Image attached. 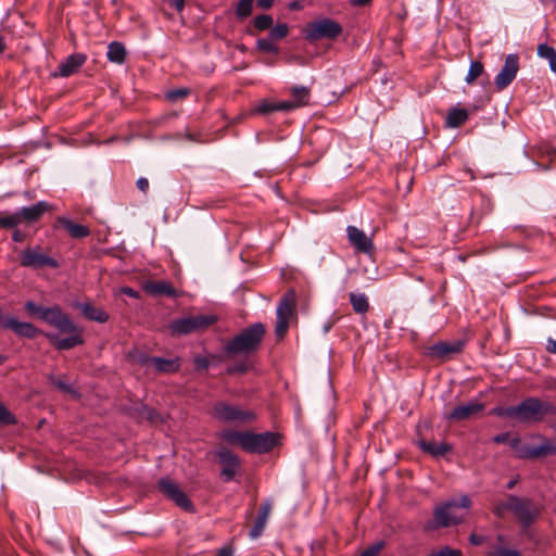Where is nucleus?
I'll return each mask as SVG.
<instances>
[{
    "instance_id": "e2e57ef3",
    "label": "nucleus",
    "mask_w": 556,
    "mask_h": 556,
    "mask_svg": "<svg viewBox=\"0 0 556 556\" xmlns=\"http://www.w3.org/2000/svg\"><path fill=\"white\" fill-rule=\"evenodd\" d=\"M151 358H152V356L150 357L144 354H140L137 358V362L144 366H151Z\"/></svg>"
},
{
    "instance_id": "72a5a7b5",
    "label": "nucleus",
    "mask_w": 556,
    "mask_h": 556,
    "mask_svg": "<svg viewBox=\"0 0 556 556\" xmlns=\"http://www.w3.org/2000/svg\"><path fill=\"white\" fill-rule=\"evenodd\" d=\"M253 2L254 0H240L236 8V15L239 18L248 17L252 12Z\"/></svg>"
},
{
    "instance_id": "4d7b16f0",
    "label": "nucleus",
    "mask_w": 556,
    "mask_h": 556,
    "mask_svg": "<svg viewBox=\"0 0 556 556\" xmlns=\"http://www.w3.org/2000/svg\"><path fill=\"white\" fill-rule=\"evenodd\" d=\"M484 541H485V538H484V536H482V535H478V534H476V533H472V534H470V536H469V542H470V544L476 545V546L483 544V543H484Z\"/></svg>"
},
{
    "instance_id": "338daca9",
    "label": "nucleus",
    "mask_w": 556,
    "mask_h": 556,
    "mask_svg": "<svg viewBox=\"0 0 556 556\" xmlns=\"http://www.w3.org/2000/svg\"><path fill=\"white\" fill-rule=\"evenodd\" d=\"M215 556H232V551L228 547L222 548Z\"/></svg>"
},
{
    "instance_id": "a18cd8bd",
    "label": "nucleus",
    "mask_w": 556,
    "mask_h": 556,
    "mask_svg": "<svg viewBox=\"0 0 556 556\" xmlns=\"http://www.w3.org/2000/svg\"><path fill=\"white\" fill-rule=\"evenodd\" d=\"M15 417L8 410L5 406L0 404V425H14Z\"/></svg>"
},
{
    "instance_id": "2f4dec72",
    "label": "nucleus",
    "mask_w": 556,
    "mask_h": 556,
    "mask_svg": "<svg viewBox=\"0 0 556 556\" xmlns=\"http://www.w3.org/2000/svg\"><path fill=\"white\" fill-rule=\"evenodd\" d=\"M292 102L296 108L306 105L309 101V89L304 86H295L291 89Z\"/></svg>"
},
{
    "instance_id": "f257e3e1",
    "label": "nucleus",
    "mask_w": 556,
    "mask_h": 556,
    "mask_svg": "<svg viewBox=\"0 0 556 556\" xmlns=\"http://www.w3.org/2000/svg\"><path fill=\"white\" fill-rule=\"evenodd\" d=\"M471 507L468 495H462L458 500L451 498L437 505L433 509V520L426 523V530H437L456 526L464 521L467 511Z\"/></svg>"
},
{
    "instance_id": "1a4fd4ad",
    "label": "nucleus",
    "mask_w": 556,
    "mask_h": 556,
    "mask_svg": "<svg viewBox=\"0 0 556 556\" xmlns=\"http://www.w3.org/2000/svg\"><path fill=\"white\" fill-rule=\"evenodd\" d=\"M278 434L274 432L253 433L247 431L243 450L253 454H265L278 443Z\"/></svg>"
},
{
    "instance_id": "4be33fe9",
    "label": "nucleus",
    "mask_w": 556,
    "mask_h": 556,
    "mask_svg": "<svg viewBox=\"0 0 556 556\" xmlns=\"http://www.w3.org/2000/svg\"><path fill=\"white\" fill-rule=\"evenodd\" d=\"M3 327L13 330L16 334L25 338H34L39 332L30 323L18 321L14 317H8L3 320Z\"/></svg>"
},
{
    "instance_id": "79ce46f5",
    "label": "nucleus",
    "mask_w": 556,
    "mask_h": 556,
    "mask_svg": "<svg viewBox=\"0 0 556 556\" xmlns=\"http://www.w3.org/2000/svg\"><path fill=\"white\" fill-rule=\"evenodd\" d=\"M190 94V89L188 88H178V89H173V90H169L165 93V98L168 100V101H177V100H180V99H184L186 97H188Z\"/></svg>"
},
{
    "instance_id": "7ed1b4c3",
    "label": "nucleus",
    "mask_w": 556,
    "mask_h": 556,
    "mask_svg": "<svg viewBox=\"0 0 556 556\" xmlns=\"http://www.w3.org/2000/svg\"><path fill=\"white\" fill-rule=\"evenodd\" d=\"M515 420L521 424L540 422L545 416L556 415V406L538 397H527L514 405Z\"/></svg>"
},
{
    "instance_id": "412c9836",
    "label": "nucleus",
    "mask_w": 556,
    "mask_h": 556,
    "mask_svg": "<svg viewBox=\"0 0 556 556\" xmlns=\"http://www.w3.org/2000/svg\"><path fill=\"white\" fill-rule=\"evenodd\" d=\"M86 56L80 53L68 55L58 66V73L54 76L68 77L76 73L85 63Z\"/></svg>"
},
{
    "instance_id": "09e8293b",
    "label": "nucleus",
    "mask_w": 556,
    "mask_h": 556,
    "mask_svg": "<svg viewBox=\"0 0 556 556\" xmlns=\"http://www.w3.org/2000/svg\"><path fill=\"white\" fill-rule=\"evenodd\" d=\"M255 111L260 114H269L271 112L276 111V102H267L263 101L261 102Z\"/></svg>"
},
{
    "instance_id": "dca6fc26",
    "label": "nucleus",
    "mask_w": 556,
    "mask_h": 556,
    "mask_svg": "<svg viewBox=\"0 0 556 556\" xmlns=\"http://www.w3.org/2000/svg\"><path fill=\"white\" fill-rule=\"evenodd\" d=\"M66 333L70 334L66 338H60V336L56 333H46V337L50 343L60 351L71 350L84 343L81 330L77 326L75 331H70Z\"/></svg>"
},
{
    "instance_id": "58836bf2",
    "label": "nucleus",
    "mask_w": 556,
    "mask_h": 556,
    "mask_svg": "<svg viewBox=\"0 0 556 556\" xmlns=\"http://www.w3.org/2000/svg\"><path fill=\"white\" fill-rule=\"evenodd\" d=\"M25 308L30 315H35L41 320L45 319L48 307L36 304L35 302L28 301L25 303Z\"/></svg>"
},
{
    "instance_id": "3c124183",
    "label": "nucleus",
    "mask_w": 556,
    "mask_h": 556,
    "mask_svg": "<svg viewBox=\"0 0 556 556\" xmlns=\"http://www.w3.org/2000/svg\"><path fill=\"white\" fill-rule=\"evenodd\" d=\"M296 109L292 101L276 102V111H290Z\"/></svg>"
},
{
    "instance_id": "20e7f679",
    "label": "nucleus",
    "mask_w": 556,
    "mask_h": 556,
    "mask_svg": "<svg viewBox=\"0 0 556 556\" xmlns=\"http://www.w3.org/2000/svg\"><path fill=\"white\" fill-rule=\"evenodd\" d=\"M342 26L337 21L329 17H321L307 23L304 29L306 40L314 42L320 39L333 40L342 34Z\"/></svg>"
},
{
    "instance_id": "f3484780",
    "label": "nucleus",
    "mask_w": 556,
    "mask_h": 556,
    "mask_svg": "<svg viewBox=\"0 0 556 556\" xmlns=\"http://www.w3.org/2000/svg\"><path fill=\"white\" fill-rule=\"evenodd\" d=\"M348 239L350 243L358 251L365 254H371L374 252L372 240L366 236V233L355 226H348L346 228Z\"/></svg>"
},
{
    "instance_id": "0e129e2a",
    "label": "nucleus",
    "mask_w": 556,
    "mask_h": 556,
    "mask_svg": "<svg viewBox=\"0 0 556 556\" xmlns=\"http://www.w3.org/2000/svg\"><path fill=\"white\" fill-rule=\"evenodd\" d=\"M274 4V0H257V5L262 9H269Z\"/></svg>"
},
{
    "instance_id": "bb28decb",
    "label": "nucleus",
    "mask_w": 556,
    "mask_h": 556,
    "mask_svg": "<svg viewBox=\"0 0 556 556\" xmlns=\"http://www.w3.org/2000/svg\"><path fill=\"white\" fill-rule=\"evenodd\" d=\"M108 59L116 64H122L126 58V50L123 43L113 41L108 46Z\"/></svg>"
},
{
    "instance_id": "e433bc0d",
    "label": "nucleus",
    "mask_w": 556,
    "mask_h": 556,
    "mask_svg": "<svg viewBox=\"0 0 556 556\" xmlns=\"http://www.w3.org/2000/svg\"><path fill=\"white\" fill-rule=\"evenodd\" d=\"M510 510H511V495H509L506 501L496 503L493 507V514L498 518H503L505 516V514Z\"/></svg>"
},
{
    "instance_id": "13d9d810",
    "label": "nucleus",
    "mask_w": 556,
    "mask_h": 556,
    "mask_svg": "<svg viewBox=\"0 0 556 556\" xmlns=\"http://www.w3.org/2000/svg\"><path fill=\"white\" fill-rule=\"evenodd\" d=\"M122 293L125 294V295H128V296H130L132 299H138L139 298V292L134 290L130 287L122 288Z\"/></svg>"
},
{
    "instance_id": "69168bd1",
    "label": "nucleus",
    "mask_w": 556,
    "mask_h": 556,
    "mask_svg": "<svg viewBox=\"0 0 556 556\" xmlns=\"http://www.w3.org/2000/svg\"><path fill=\"white\" fill-rule=\"evenodd\" d=\"M303 8L302 3L298 0H294L292 2L289 3V9L291 11H299Z\"/></svg>"
},
{
    "instance_id": "ea45409f",
    "label": "nucleus",
    "mask_w": 556,
    "mask_h": 556,
    "mask_svg": "<svg viewBox=\"0 0 556 556\" xmlns=\"http://www.w3.org/2000/svg\"><path fill=\"white\" fill-rule=\"evenodd\" d=\"M289 33V27L287 24L281 23L277 24L274 27H270L269 30V37L274 40L282 39L285 38Z\"/></svg>"
},
{
    "instance_id": "423d86ee",
    "label": "nucleus",
    "mask_w": 556,
    "mask_h": 556,
    "mask_svg": "<svg viewBox=\"0 0 556 556\" xmlns=\"http://www.w3.org/2000/svg\"><path fill=\"white\" fill-rule=\"evenodd\" d=\"M20 264L33 269L58 268L60 266L58 260L45 253L39 245L24 249L20 254Z\"/></svg>"
},
{
    "instance_id": "ddd939ff",
    "label": "nucleus",
    "mask_w": 556,
    "mask_h": 556,
    "mask_svg": "<svg viewBox=\"0 0 556 556\" xmlns=\"http://www.w3.org/2000/svg\"><path fill=\"white\" fill-rule=\"evenodd\" d=\"M217 456L223 466L220 471L222 479L226 482L231 481L240 467L239 457L226 447L219 448Z\"/></svg>"
},
{
    "instance_id": "473e14b6",
    "label": "nucleus",
    "mask_w": 556,
    "mask_h": 556,
    "mask_svg": "<svg viewBox=\"0 0 556 556\" xmlns=\"http://www.w3.org/2000/svg\"><path fill=\"white\" fill-rule=\"evenodd\" d=\"M21 222V214L17 212L12 214H0V227L1 228H14L17 225H20Z\"/></svg>"
},
{
    "instance_id": "37998d69",
    "label": "nucleus",
    "mask_w": 556,
    "mask_h": 556,
    "mask_svg": "<svg viewBox=\"0 0 556 556\" xmlns=\"http://www.w3.org/2000/svg\"><path fill=\"white\" fill-rule=\"evenodd\" d=\"M488 556H521L520 552L514 548L497 546L488 553Z\"/></svg>"
},
{
    "instance_id": "aec40b11",
    "label": "nucleus",
    "mask_w": 556,
    "mask_h": 556,
    "mask_svg": "<svg viewBox=\"0 0 556 556\" xmlns=\"http://www.w3.org/2000/svg\"><path fill=\"white\" fill-rule=\"evenodd\" d=\"M462 341L439 342L429 348V355L433 358L445 359L452 354H457L463 350Z\"/></svg>"
},
{
    "instance_id": "f03ea898",
    "label": "nucleus",
    "mask_w": 556,
    "mask_h": 556,
    "mask_svg": "<svg viewBox=\"0 0 556 556\" xmlns=\"http://www.w3.org/2000/svg\"><path fill=\"white\" fill-rule=\"evenodd\" d=\"M265 333V326L262 323H255L229 340L224 348V353L228 356L249 355L258 349Z\"/></svg>"
},
{
    "instance_id": "5701e85b",
    "label": "nucleus",
    "mask_w": 556,
    "mask_h": 556,
    "mask_svg": "<svg viewBox=\"0 0 556 556\" xmlns=\"http://www.w3.org/2000/svg\"><path fill=\"white\" fill-rule=\"evenodd\" d=\"M49 204L46 201H39L34 205L22 207L18 213L21 214V222L34 223L38 220L47 211Z\"/></svg>"
},
{
    "instance_id": "de8ad7c7",
    "label": "nucleus",
    "mask_w": 556,
    "mask_h": 556,
    "mask_svg": "<svg viewBox=\"0 0 556 556\" xmlns=\"http://www.w3.org/2000/svg\"><path fill=\"white\" fill-rule=\"evenodd\" d=\"M428 556H463L460 549L451 548L448 546H444L443 548L429 554Z\"/></svg>"
},
{
    "instance_id": "4468645a",
    "label": "nucleus",
    "mask_w": 556,
    "mask_h": 556,
    "mask_svg": "<svg viewBox=\"0 0 556 556\" xmlns=\"http://www.w3.org/2000/svg\"><path fill=\"white\" fill-rule=\"evenodd\" d=\"M43 321L55 327L61 332H70L76 330V325L65 313H63L61 307L58 305L48 307Z\"/></svg>"
},
{
    "instance_id": "a19ab883",
    "label": "nucleus",
    "mask_w": 556,
    "mask_h": 556,
    "mask_svg": "<svg viewBox=\"0 0 556 556\" xmlns=\"http://www.w3.org/2000/svg\"><path fill=\"white\" fill-rule=\"evenodd\" d=\"M256 45H257V48L262 51L269 52V53L278 52V47L274 43V39H271L270 37L258 39Z\"/></svg>"
},
{
    "instance_id": "f8f14e48",
    "label": "nucleus",
    "mask_w": 556,
    "mask_h": 556,
    "mask_svg": "<svg viewBox=\"0 0 556 556\" xmlns=\"http://www.w3.org/2000/svg\"><path fill=\"white\" fill-rule=\"evenodd\" d=\"M519 70V58L517 54H508L505 63L494 78V84L498 90L505 89L516 77Z\"/></svg>"
},
{
    "instance_id": "c03bdc74",
    "label": "nucleus",
    "mask_w": 556,
    "mask_h": 556,
    "mask_svg": "<svg viewBox=\"0 0 556 556\" xmlns=\"http://www.w3.org/2000/svg\"><path fill=\"white\" fill-rule=\"evenodd\" d=\"M492 414L498 417L509 418L515 420L514 406H497L492 409Z\"/></svg>"
},
{
    "instance_id": "2eb2a0df",
    "label": "nucleus",
    "mask_w": 556,
    "mask_h": 556,
    "mask_svg": "<svg viewBox=\"0 0 556 556\" xmlns=\"http://www.w3.org/2000/svg\"><path fill=\"white\" fill-rule=\"evenodd\" d=\"M542 442L539 445H522L518 450L520 458L535 459L548 454H556V445L549 439L541 438Z\"/></svg>"
},
{
    "instance_id": "5fc2aeb1",
    "label": "nucleus",
    "mask_w": 556,
    "mask_h": 556,
    "mask_svg": "<svg viewBox=\"0 0 556 556\" xmlns=\"http://www.w3.org/2000/svg\"><path fill=\"white\" fill-rule=\"evenodd\" d=\"M270 510H271V505L269 502H266L264 503L262 506H261V509H260V513H258V517H264V519L268 520V517H269V514H270Z\"/></svg>"
},
{
    "instance_id": "b1692460",
    "label": "nucleus",
    "mask_w": 556,
    "mask_h": 556,
    "mask_svg": "<svg viewBox=\"0 0 556 556\" xmlns=\"http://www.w3.org/2000/svg\"><path fill=\"white\" fill-rule=\"evenodd\" d=\"M151 366L154 368L156 372L160 374H173L177 372L180 368V359L176 358H163L157 356H152Z\"/></svg>"
},
{
    "instance_id": "864d4df0",
    "label": "nucleus",
    "mask_w": 556,
    "mask_h": 556,
    "mask_svg": "<svg viewBox=\"0 0 556 556\" xmlns=\"http://www.w3.org/2000/svg\"><path fill=\"white\" fill-rule=\"evenodd\" d=\"M52 382L55 384V387L63 391V392H68V393H72L74 392L72 387L67 383H65L64 381H62L61 379H54L52 378Z\"/></svg>"
},
{
    "instance_id": "f704fd0d",
    "label": "nucleus",
    "mask_w": 556,
    "mask_h": 556,
    "mask_svg": "<svg viewBox=\"0 0 556 556\" xmlns=\"http://www.w3.org/2000/svg\"><path fill=\"white\" fill-rule=\"evenodd\" d=\"M482 72H483L482 63H480L478 61L471 62L468 73H467V76L465 78L466 83L467 84L473 83L482 74Z\"/></svg>"
},
{
    "instance_id": "8fccbe9b",
    "label": "nucleus",
    "mask_w": 556,
    "mask_h": 556,
    "mask_svg": "<svg viewBox=\"0 0 556 556\" xmlns=\"http://www.w3.org/2000/svg\"><path fill=\"white\" fill-rule=\"evenodd\" d=\"M193 362L197 369H206L210 366L208 359L204 356H195Z\"/></svg>"
},
{
    "instance_id": "052dcab7",
    "label": "nucleus",
    "mask_w": 556,
    "mask_h": 556,
    "mask_svg": "<svg viewBox=\"0 0 556 556\" xmlns=\"http://www.w3.org/2000/svg\"><path fill=\"white\" fill-rule=\"evenodd\" d=\"M546 350L548 353L556 354V340L548 338L546 342Z\"/></svg>"
},
{
    "instance_id": "bf43d9fd",
    "label": "nucleus",
    "mask_w": 556,
    "mask_h": 556,
    "mask_svg": "<svg viewBox=\"0 0 556 556\" xmlns=\"http://www.w3.org/2000/svg\"><path fill=\"white\" fill-rule=\"evenodd\" d=\"M168 3L179 12L185 8V0H168Z\"/></svg>"
},
{
    "instance_id": "c756f323",
    "label": "nucleus",
    "mask_w": 556,
    "mask_h": 556,
    "mask_svg": "<svg viewBox=\"0 0 556 556\" xmlns=\"http://www.w3.org/2000/svg\"><path fill=\"white\" fill-rule=\"evenodd\" d=\"M350 302L355 313L365 314L369 308L368 298L364 293H350Z\"/></svg>"
},
{
    "instance_id": "0eeeda50",
    "label": "nucleus",
    "mask_w": 556,
    "mask_h": 556,
    "mask_svg": "<svg viewBox=\"0 0 556 556\" xmlns=\"http://www.w3.org/2000/svg\"><path fill=\"white\" fill-rule=\"evenodd\" d=\"M216 321L214 315H192L174 320L170 324V330L175 334H189L191 332L204 330Z\"/></svg>"
},
{
    "instance_id": "774afa93",
    "label": "nucleus",
    "mask_w": 556,
    "mask_h": 556,
    "mask_svg": "<svg viewBox=\"0 0 556 556\" xmlns=\"http://www.w3.org/2000/svg\"><path fill=\"white\" fill-rule=\"evenodd\" d=\"M551 70L556 73V54L548 60Z\"/></svg>"
},
{
    "instance_id": "7c9ffc66",
    "label": "nucleus",
    "mask_w": 556,
    "mask_h": 556,
    "mask_svg": "<svg viewBox=\"0 0 556 556\" xmlns=\"http://www.w3.org/2000/svg\"><path fill=\"white\" fill-rule=\"evenodd\" d=\"M247 431L225 430L222 432V439L229 444L239 445L242 450L244 447V441Z\"/></svg>"
},
{
    "instance_id": "9d476101",
    "label": "nucleus",
    "mask_w": 556,
    "mask_h": 556,
    "mask_svg": "<svg viewBox=\"0 0 556 556\" xmlns=\"http://www.w3.org/2000/svg\"><path fill=\"white\" fill-rule=\"evenodd\" d=\"M159 489L166 497L175 502V504L182 508L184 510H193V504L188 498L186 493L179 488L177 483H175L170 479L162 478L159 481Z\"/></svg>"
},
{
    "instance_id": "c85d7f7f",
    "label": "nucleus",
    "mask_w": 556,
    "mask_h": 556,
    "mask_svg": "<svg viewBox=\"0 0 556 556\" xmlns=\"http://www.w3.org/2000/svg\"><path fill=\"white\" fill-rule=\"evenodd\" d=\"M419 446L422 451L431 454L432 456H443L446 452L450 451V445L444 442H429V441H420Z\"/></svg>"
},
{
    "instance_id": "680f3d73",
    "label": "nucleus",
    "mask_w": 556,
    "mask_h": 556,
    "mask_svg": "<svg viewBox=\"0 0 556 556\" xmlns=\"http://www.w3.org/2000/svg\"><path fill=\"white\" fill-rule=\"evenodd\" d=\"M509 438V434L507 432H504V433H498L496 434L494 438H493V442L495 443H505Z\"/></svg>"
},
{
    "instance_id": "a878e982",
    "label": "nucleus",
    "mask_w": 556,
    "mask_h": 556,
    "mask_svg": "<svg viewBox=\"0 0 556 556\" xmlns=\"http://www.w3.org/2000/svg\"><path fill=\"white\" fill-rule=\"evenodd\" d=\"M144 290L152 295H176V289L167 281H148Z\"/></svg>"
},
{
    "instance_id": "6ab92c4d",
    "label": "nucleus",
    "mask_w": 556,
    "mask_h": 556,
    "mask_svg": "<svg viewBox=\"0 0 556 556\" xmlns=\"http://www.w3.org/2000/svg\"><path fill=\"white\" fill-rule=\"evenodd\" d=\"M73 307L79 309L88 320L100 324L109 320V314L103 308L94 306L91 302H74Z\"/></svg>"
},
{
    "instance_id": "393cba45",
    "label": "nucleus",
    "mask_w": 556,
    "mask_h": 556,
    "mask_svg": "<svg viewBox=\"0 0 556 556\" xmlns=\"http://www.w3.org/2000/svg\"><path fill=\"white\" fill-rule=\"evenodd\" d=\"M56 223L58 225L63 227L72 238L81 239L90 235V230L88 227L80 224H75L74 222L66 217H58Z\"/></svg>"
},
{
    "instance_id": "6e6d98bb",
    "label": "nucleus",
    "mask_w": 556,
    "mask_h": 556,
    "mask_svg": "<svg viewBox=\"0 0 556 556\" xmlns=\"http://www.w3.org/2000/svg\"><path fill=\"white\" fill-rule=\"evenodd\" d=\"M136 185H137V188L142 192H147L149 189V180L144 177L138 178Z\"/></svg>"
},
{
    "instance_id": "49530a36",
    "label": "nucleus",
    "mask_w": 556,
    "mask_h": 556,
    "mask_svg": "<svg viewBox=\"0 0 556 556\" xmlns=\"http://www.w3.org/2000/svg\"><path fill=\"white\" fill-rule=\"evenodd\" d=\"M538 54L541 58L546 59L548 61L552 56L556 54V50L546 43H541L538 47Z\"/></svg>"
},
{
    "instance_id": "cd10ccee",
    "label": "nucleus",
    "mask_w": 556,
    "mask_h": 556,
    "mask_svg": "<svg viewBox=\"0 0 556 556\" xmlns=\"http://www.w3.org/2000/svg\"><path fill=\"white\" fill-rule=\"evenodd\" d=\"M467 110L454 108L448 112L445 123L448 127L456 128L463 125L467 121Z\"/></svg>"
},
{
    "instance_id": "4c0bfd02",
    "label": "nucleus",
    "mask_w": 556,
    "mask_h": 556,
    "mask_svg": "<svg viewBox=\"0 0 556 556\" xmlns=\"http://www.w3.org/2000/svg\"><path fill=\"white\" fill-rule=\"evenodd\" d=\"M266 523H267V520L264 519V517H258L257 516L255 521H254L253 527L250 530V533H249L250 538L252 540H255L258 536H261V534L263 533V531L265 529Z\"/></svg>"
},
{
    "instance_id": "6e6552de",
    "label": "nucleus",
    "mask_w": 556,
    "mask_h": 556,
    "mask_svg": "<svg viewBox=\"0 0 556 556\" xmlns=\"http://www.w3.org/2000/svg\"><path fill=\"white\" fill-rule=\"evenodd\" d=\"M295 307V292L293 290H289L280 300L277 311H276V326L275 333L276 337L281 339L285 337L288 327L289 320L292 316Z\"/></svg>"
},
{
    "instance_id": "a211bd4d",
    "label": "nucleus",
    "mask_w": 556,
    "mask_h": 556,
    "mask_svg": "<svg viewBox=\"0 0 556 556\" xmlns=\"http://www.w3.org/2000/svg\"><path fill=\"white\" fill-rule=\"evenodd\" d=\"M484 405L477 401H470L466 404L454 407L451 412L445 414V418L448 420L462 421L471 418L478 413L482 412Z\"/></svg>"
},
{
    "instance_id": "39448f33",
    "label": "nucleus",
    "mask_w": 556,
    "mask_h": 556,
    "mask_svg": "<svg viewBox=\"0 0 556 556\" xmlns=\"http://www.w3.org/2000/svg\"><path fill=\"white\" fill-rule=\"evenodd\" d=\"M213 416L223 422L250 424L255 420L256 414L240 406L218 402L213 407Z\"/></svg>"
},
{
    "instance_id": "c9c22d12",
    "label": "nucleus",
    "mask_w": 556,
    "mask_h": 556,
    "mask_svg": "<svg viewBox=\"0 0 556 556\" xmlns=\"http://www.w3.org/2000/svg\"><path fill=\"white\" fill-rule=\"evenodd\" d=\"M253 25L260 31L269 29L273 25V17L267 14L257 15L253 21Z\"/></svg>"
},
{
    "instance_id": "603ef678",
    "label": "nucleus",
    "mask_w": 556,
    "mask_h": 556,
    "mask_svg": "<svg viewBox=\"0 0 556 556\" xmlns=\"http://www.w3.org/2000/svg\"><path fill=\"white\" fill-rule=\"evenodd\" d=\"M382 544L372 545L366 548L359 556H378Z\"/></svg>"
},
{
    "instance_id": "9b49d317",
    "label": "nucleus",
    "mask_w": 556,
    "mask_h": 556,
    "mask_svg": "<svg viewBox=\"0 0 556 556\" xmlns=\"http://www.w3.org/2000/svg\"><path fill=\"white\" fill-rule=\"evenodd\" d=\"M516 518L525 526H529L538 517L539 509L527 498L511 495V510Z\"/></svg>"
}]
</instances>
